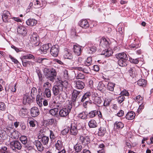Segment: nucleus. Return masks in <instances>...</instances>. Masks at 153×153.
Returning <instances> with one entry per match:
<instances>
[{
  "instance_id": "423d86ee",
  "label": "nucleus",
  "mask_w": 153,
  "mask_h": 153,
  "mask_svg": "<svg viewBox=\"0 0 153 153\" xmlns=\"http://www.w3.org/2000/svg\"><path fill=\"white\" fill-rule=\"evenodd\" d=\"M10 146L11 148H14L15 149L18 150H20L22 148V145L21 143L18 140H14L13 141L10 142ZM13 150L14 149L13 148Z\"/></svg>"
},
{
  "instance_id": "1a4fd4ad",
  "label": "nucleus",
  "mask_w": 153,
  "mask_h": 153,
  "mask_svg": "<svg viewBox=\"0 0 153 153\" xmlns=\"http://www.w3.org/2000/svg\"><path fill=\"white\" fill-rule=\"evenodd\" d=\"M59 46L58 45H55L51 47L50 53L51 54L55 57H56L58 55L59 51Z\"/></svg>"
},
{
  "instance_id": "c9c22d12",
  "label": "nucleus",
  "mask_w": 153,
  "mask_h": 153,
  "mask_svg": "<svg viewBox=\"0 0 153 153\" xmlns=\"http://www.w3.org/2000/svg\"><path fill=\"white\" fill-rule=\"evenodd\" d=\"M137 84L140 86L145 87L146 84V81L144 79H140L137 81Z\"/></svg>"
},
{
  "instance_id": "8fccbe9b",
  "label": "nucleus",
  "mask_w": 153,
  "mask_h": 153,
  "mask_svg": "<svg viewBox=\"0 0 153 153\" xmlns=\"http://www.w3.org/2000/svg\"><path fill=\"white\" fill-rule=\"evenodd\" d=\"M34 4L36 8H39L41 7L40 6V2L38 0H36L33 1Z\"/></svg>"
},
{
  "instance_id": "338daca9",
  "label": "nucleus",
  "mask_w": 153,
  "mask_h": 153,
  "mask_svg": "<svg viewBox=\"0 0 153 153\" xmlns=\"http://www.w3.org/2000/svg\"><path fill=\"white\" fill-rule=\"evenodd\" d=\"M9 57H10V59L12 60V61L14 63L17 64V63H18V61L17 59H15V58L13 57L12 56H10Z\"/></svg>"
},
{
  "instance_id": "603ef678",
  "label": "nucleus",
  "mask_w": 153,
  "mask_h": 153,
  "mask_svg": "<svg viewBox=\"0 0 153 153\" xmlns=\"http://www.w3.org/2000/svg\"><path fill=\"white\" fill-rule=\"evenodd\" d=\"M143 98L140 95H138L136 97L135 100L136 101H137L139 103H142Z\"/></svg>"
},
{
  "instance_id": "7c9ffc66",
  "label": "nucleus",
  "mask_w": 153,
  "mask_h": 153,
  "mask_svg": "<svg viewBox=\"0 0 153 153\" xmlns=\"http://www.w3.org/2000/svg\"><path fill=\"white\" fill-rule=\"evenodd\" d=\"M88 126L90 128H94L97 126V123L96 121L93 120H91L88 123Z\"/></svg>"
},
{
  "instance_id": "a19ab883",
  "label": "nucleus",
  "mask_w": 153,
  "mask_h": 153,
  "mask_svg": "<svg viewBox=\"0 0 153 153\" xmlns=\"http://www.w3.org/2000/svg\"><path fill=\"white\" fill-rule=\"evenodd\" d=\"M126 60H124L119 59L118 61V63L120 66L123 67L126 66L127 64L126 63Z\"/></svg>"
},
{
  "instance_id": "39448f33",
  "label": "nucleus",
  "mask_w": 153,
  "mask_h": 153,
  "mask_svg": "<svg viewBox=\"0 0 153 153\" xmlns=\"http://www.w3.org/2000/svg\"><path fill=\"white\" fill-rule=\"evenodd\" d=\"M30 42L35 46H37L39 45V38L38 36L36 33H32L30 36Z\"/></svg>"
},
{
  "instance_id": "412c9836",
  "label": "nucleus",
  "mask_w": 153,
  "mask_h": 153,
  "mask_svg": "<svg viewBox=\"0 0 153 153\" xmlns=\"http://www.w3.org/2000/svg\"><path fill=\"white\" fill-rule=\"evenodd\" d=\"M42 143L40 141L38 140H36L34 143L37 149L40 152H42L44 150V147Z\"/></svg>"
},
{
  "instance_id": "4468645a",
  "label": "nucleus",
  "mask_w": 153,
  "mask_h": 153,
  "mask_svg": "<svg viewBox=\"0 0 153 153\" xmlns=\"http://www.w3.org/2000/svg\"><path fill=\"white\" fill-rule=\"evenodd\" d=\"M51 44L49 43L43 45L39 49L42 54H45L47 53V51L49 50L50 48V45Z\"/></svg>"
},
{
  "instance_id": "79ce46f5",
  "label": "nucleus",
  "mask_w": 153,
  "mask_h": 153,
  "mask_svg": "<svg viewBox=\"0 0 153 153\" xmlns=\"http://www.w3.org/2000/svg\"><path fill=\"white\" fill-rule=\"evenodd\" d=\"M20 139L23 144L25 145L27 143V138L26 136H22L20 137Z\"/></svg>"
},
{
  "instance_id": "dca6fc26",
  "label": "nucleus",
  "mask_w": 153,
  "mask_h": 153,
  "mask_svg": "<svg viewBox=\"0 0 153 153\" xmlns=\"http://www.w3.org/2000/svg\"><path fill=\"white\" fill-rule=\"evenodd\" d=\"M73 48L74 53L78 56L80 55L82 51V47L78 45H75L74 46Z\"/></svg>"
},
{
  "instance_id": "09e8293b",
  "label": "nucleus",
  "mask_w": 153,
  "mask_h": 153,
  "mask_svg": "<svg viewBox=\"0 0 153 153\" xmlns=\"http://www.w3.org/2000/svg\"><path fill=\"white\" fill-rule=\"evenodd\" d=\"M125 99V97L123 95L119 96L117 99L118 102L119 103H121L124 101Z\"/></svg>"
},
{
  "instance_id": "de8ad7c7",
  "label": "nucleus",
  "mask_w": 153,
  "mask_h": 153,
  "mask_svg": "<svg viewBox=\"0 0 153 153\" xmlns=\"http://www.w3.org/2000/svg\"><path fill=\"white\" fill-rule=\"evenodd\" d=\"M48 59L45 58H41L40 57L37 58L36 59V62L39 63H44V61L45 60H46Z\"/></svg>"
},
{
  "instance_id": "5fc2aeb1",
  "label": "nucleus",
  "mask_w": 153,
  "mask_h": 153,
  "mask_svg": "<svg viewBox=\"0 0 153 153\" xmlns=\"http://www.w3.org/2000/svg\"><path fill=\"white\" fill-rule=\"evenodd\" d=\"M6 108V106L4 103L1 102H0V110L4 111Z\"/></svg>"
},
{
  "instance_id": "4c0bfd02",
  "label": "nucleus",
  "mask_w": 153,
  "mask_h": 153,
  "mask_svg": "<svg viewBox=\"0 0 153 153\" xmlns=\"http://www.w3.org/2000/svg\"><path fill=\"white\" fill-rule=\"evenodd\" d=\"M92 62V59L91 57H88L85 62V64L87 66L91 65Z\"/></svg>"
},
{
  "instance_id": "e2e57ef3",
  "label": "nucleus",
  "mask_w": 153,
  "mask_h": 153,
  "mask_svg": "<svg viewBox=\"0 0 153 153\" xmlns=\"http://www.w3.org/2000/svg\"><path fill=\"white\" fill-rule=\"evenodd\" d=\"M69 131V129L68 128H65L61 131V133L63 135H65L68 133Z\"/></svg>"
},
{
  "instance_id": "864d4df0",
  "label": "nucleus",
  "mask_w": 153,
  "mask_h": 153,
  "mask_svg": "<svg viewBox=\"0 0 153 153\" xmlns=\"http://www.w3.org/2000/svg\"><path fill=\"white\" fill-rule=\"evenodd\" d=\"M76 77L77 79H83L85 78V76L82 73H79L77 75Z\"/></svg>"
},
{
  "instance_id": "9d476101",
  "label": "nucleus",
  "mask_w": 153,
  "mask_h": 153,
  "mask_svg": "<svg viewBox=\"0 0 153 153\" xmlns=\"http://www.w3.org/2000/svg\"><path fill=\"white\" fill-rule=\"evenodd\" d=\"M79 141L82 144L86 145L90 143V140L89 137L88 136L80 135Z\"/></svg>"
},
{
  "instance_id": "c756f323",
  "label": "nucleus",
  "mask_w": 153,
  "mask_h": 153,
  "mask_svg": "<svg viewBox=\"0 0 153 153\" xmlns=\"http://www.w3.org/2000/svg\"><path fill=\"white\" fill-rule=\"evenodd\" d=\"M27 109L24 108H22L20 109L19 112V115L22 117L25 116L27 114Z\"/></svg>"
},
{
  "instance_id": "a211bd4d",
  "label": "nucleus",
  "mask_w": 153,
  "mask_h": 153,
  "mask_svg": "<svg viewBox=\"0 0 153 153\" xmlns=\"http://www.w3.org/2000/svg\"><path fill=\"white\" fill-rule=\"evenodd\" d=\"M108 42L104 38H102L100 40V45L104 48H108L109 46Z\"/></svg>"
},
{
  "instance_id": "473e14b6",
  "label": "nucleus",
  "mask_w": 153,
  "mask_h": 153,
  "mask_svg": "<svg viewBox=\"0 0 153 153\" xmlns=\"http://www.w3.org/2000/svg\"><path fill=\"white\" fill-rule=\"evenodd\" d=\"M58 111V109L57 108H54L51 109L49 111L50 114L53 116H55L57 115Z\"/></svg>"
},
{
  "instance_id": "a18cd8bd",
  "label": "nucleus",
  "mask_w": 153,
  "mask_h": 153,
  "mask_svg": "<svg viewBox=\"0 0 153 153\" xmlns=\"http://www.w3.org/2000/svg\"><path fill=\"white\" fill-rule=\"evenodd\" d=\"M36 72L39 78V83L40 85H41L42 82V74L40 71L39 70L37 71Z\"/></svg>"
},
{
  "instance_id": "13d9d810",
  "label": "nucleus",
  "mask_w": 153,
  "mask_h": 153,
  "mask_svg": "<svg viewBox=\"0 0 153 153\" xmlns=\"http://www.w3.org/2000/svg\"><path fill=\"white\" fill-rule=\"evenodd\" d=\"M129 60L131 62L134 64H137L139 62V60L137 59H133L131 58H130Z\"/></svg>"
},
{
  "instance_id": "f8f14e48",
  "label": "nucleus",
  "mask_w": 153,
  "mask_h": 153,
  "mask_svg": "<svg viewBox=\"0 0 153 153\" xmlns=\"http://www.w3.org/2000/svg\"><path fill=\"white\" fill-rule=\"evenodd\" d=\"M18 33L22 36H24L27 33V31L26 28L22 26H19L17 28Z\"/></svg>"
},
{
  "instance_id": "c85d7f7f",
  "label": "nucleus",
  "mask_w": 153,
  "mask_h": 153,
  "mask_svg": "<svg viewBox=\"0 0 153 153\" xmlns=\"http://www.w3.org/2000/svg\"><path fill=\"white\" fill-rule=\"evenodd\" d=\"M74 148L75 151V153H82L81 152L82 149L81 145L76 144L74 146Z\"/></svg>"
},
{
  "instance_id": "3c124183",
  "label": "nucleus",
  "mask_w": 153,
  "mask_h": 153,
  "mask_svg": "<svg viewBox=\"0 0 153 153\" xmlns=\"http://www.w3.org/2000/svg\"><path fill=\"white\" fill-rule=\"evenodd\" d=\"M105 52L104 53H103L102 54L105 55L106 56H109L112 54V52L111 51L106 50H105Z\"/></svg>"
},
{
  "instance_id": "b1692460",
  "label": "nucleus",
  "mask_w": 153,
  "mask_h": 153,
  "mask_svg": "<svg viewBox=\"0 0 153 153\" xmlns=\"http://www.w3.org/2000/svg\"><path fill=\"white\" fill-rule=\"evenodd\" d=\"M19 134L20 133L18 131L16 130H13L11 133L10 136L11 138L13 139H16L19 137Z\"/></svg>"
},
{
  "instance_id": "5701e85b",
  "label": "nucleus",
  "mask_w": 153,
  "mask_h": 153,
  "mask_svg": "<svg viewBox=\"0 0 153 153\" xmlns=\"http://www.w3.org/2000/svg\"><path fill=\"white\" fill-rule=\"evenodd\" d=\"M55 148L58 151H60L63 148V143L61 140L57 141L55 144Z\"/></svg>"
},
{
  "instance_id": "72a5a7b5",
  "label": "nucleus",
  "mask_w": 153,
  "mask_h": 153,
  "mask_svg": "<svg viewBox=\"0 0 153 153\" xmlns=\"http://www.w3.org/2000/svg\"><path fill=\"white\" fill-rule=\"evenodd\" d=\"M115 86V84L112 82H108L107 85V89L110 91H113Z\"/></svg>"
},
{
  "instance_id": "bf43d9fd",
  "label": "nucleus",
  "mask_w": 153,
  "mask_h": 153,
  "mask_svg": "<svg viewBox=\"0 0 153 153\" xmlns=\"http://www.w3.org/2000/svg\"><path fill=\"white\" fill-rule=\"evenodd\" d=\"M90 71V69L88 66L86 68H83V72L86 74L89 73Z\"/></svg>"
},
{
  "instance_id": "cd10ccee",
  "label": "nucleus",
  "mask_w": 153,
  "mask_h": 153,
  "mask_svg": "<svg viewBox=\"0 0 153 153\" xmlns=\"http://www.w3.org/2000/svg\"><path fill=\"white\" fill-rule=\"evenodd\" d=\"M26 23L28 25L33 26L36 24L37 21L33 19H29L26 21Z\"/></svg>"
},
{
  "instance_id": "052dcab7",
  "label": "nucleus",
  "mask_w": 153,
  "mask_h": 153,
  "mask_svg": "<svg viewBox=\"0 0 153 153\" xmlns=\"http://www.w3.org/2000/svg\"><path fill=\"white\" fill-rule=\"evenodd\" d=\"M33 57H34L33 56L30 54L23 56V58L24 59H32Z\"/></svg>"
},
{
  "instance_id": "58836bf2",
  "label": "nucleus",
  "mask_w": 153,
  "mask_h": 153,
  "mask_svg": "<svg viewBox=\"0 0 153 153\" xmlns=\"http://www.w3.org/2000/svg\"><path fill=\"white\" fill-rule=\"evenodd\" d=\"M111 102V100L108 99H105L104 101L103 106V107H102V108H103V109H105V107L108 106L109 105Z\"/></svg>"
},
{
  "instance_id": "680f3d73",
  "label": "nucleus",
  "mask_w": 153,
  "mask_h": 153,
  "mask_svg": "<svg viewBox=\"0 0 153 153\" xmlns=\"http://www.w3.org/2000/svg\"><path fill=\"white\" fill-rule=\"evenodd\" d=\"M91 104V103L90 102L88 101H86L85 102L83 103V105L85 108H87L88 106H89Z\"/></svg>"
},
{
  "instance_id": "ddd939ff",
  "label": "nucleus",
  "mask_w": 153,
  "mask_h": 153,
  "mask_svg": "<svg viewBox=\"0 0 153 153\" xmlns=\"http://www.w3.org/2000/svg\"><path fill=\"white\" fill-rule=\"evenodd\" d=\"M39 114V111L38 108L36 107H33L31 108L30 110V114L32 117H36Z\"/></svg>"
},
{
  "instance_id": "0eeeda50",
  "label": "nucleus",
  "mask_w": 153,
  "mask_h": 153,
  "mask_svg": "<svg viewBox=\"0 0 153 153\" xmlns=\"http://www.w3.org/2000/svg\"><path fill=\"white\" fill-rule=\"evenodd\" d=\"M80 92L76 90H73L72 93V100L73 102H79V99H80Z\"/></svg>"
},
{
  "instance_id": "2f4dec72",
  "label": "nucleus",
  "mask_w": 153,
  "mask_h": 153,
  "mask_svg": "<svg viewBox=\"0 0 153 153\" xmlns=\"http://www.w3.org/2000/svg\"><path fill=\"white\" fill-rule=\"evenodd\" d=\"M91 94L89 92H87L83 96L81 97L80 100L82 102H84L85 100L89 99V97L91 95Z\"/></svg>"
},
{
  "instance_id": "20e7f679",
  "label": "nucleus",
  "mask_w": 153,
  "mask_h": 153,
  "mask_svg": "<svg viewBox=\"0 0 153 153\" xmlns=\"http://www.w3.org/2000/svg\"><path fill=\"white\" fill-rule=\"evenodd\" d=\"M72 105L71 104L68 105L66 108H62L59 111V114L60 117H65L67 116L71 111Z\"/></svg>"
},
{
  "instance_id": "0e129e2a",
  "label": "nucleus",
  "mask_w": 153,
  "mask_h": 153,
  "mask_svg": "<svg viewBox=\"0 0 153 153\" xmlns=\"http://www.w3.org/2000/svg\"><path fill=\"white\" fill-rule=\"evenodd\" d=\"M90 52H89V53H92L96 51V47L95 46H93L91 48H90Z\"/></svg>"
},
{
  "instance_id": "6e6552de",
  "label": "nucleus",
  "mask_w": 153,
  "mask_h": 153,
  "mask_svg": "<svg viewBox=\"0 0 153 153\" xmlns=\"http://www.w3.org/2000/svg\"><path fill=\"white\" fill-rule=\"evenodd\" d=\"M38 138L39 139H41L40 141L44 145H47L49 143V139L48 137L45 136L43 134H40L38 136Z\"/></svg>"
},
{
  "instance_id": "69168bd1",
  "label": "nucleus",
  "mask_w": 153,
  "mask_h": 153,
  "mask_svg": "<svg viewBox=\"0 0 153 153\" xmlns=\"http://www.w3.org/2000/svg\"><path fill=\"white\" fill-rule=\"evenodd\" d=\"M64 76L65 79H68V72L66 70L64 71Z\"/></svg>"
},
{
  "instance_id": "9b49d317",
  "label": "nucleus",
  "mask_w": 153,
  "mask_h": 153,
  "mask_svg": "<svg viewBox=\"0 0 153 153\" xmlns=\"http://www.w3.org/2000/svg\"><path fill=\"white\" fill-rule=\"evenodd\" d=\"M10 18V13L7 10H4L2 15V19L3 21L5 22H9V19Z\"/></svg>"
},
{
  "instance_id": "f03ea898",
  "label": "nucleus",
  "mask_w": 153,
  "mask_h": 153,
  "mask_svg": "<svg viewBox=\"0 0 153 153\" xmlns=\"http://www.w3.org/2000/svg\"><path fill=\"white\" fill-rule=\"evenodd\" d=\"M44 72L45 76L50 81L52 82L54 81L55 77L56 75V72L53 68L48 69L45 68L44 69Z\"/></svg>"
},
{
  "instance_id": "ea45409f",
  "label": "nucleus",
  "mask_w": 153,
  "mask_h": 153,
  "mask_svg": "<svg viewBox=\"0 0 153 153\" xmlns=\"http://www.w3.org/2000/svg\"><path fill=\"white\" fill-rule=\"evenodd\" d=\"M97 114V111L96 110L92 111L88 114V116L91 118L94 117Z\"/></svg>"
},
{
  "instance_id": "f257e3e1",
  "label": "nucleus",
  "mask_w": 153,
  "mask_h": 153,
  "mask_svg": "<svg viewBox=\"0 0 153 153\" xmlns=\"http://www.w3.org/2000/svg\"><path fill=\"white\" fill-rule=\"evenodd\" d=\"M69 85L67 81H62L61 80L58 79L56 81V85H54L52 88V91L54 95H58L59 98L61 97L62 99H60L59 102H62L66 98L67 94L63 91V88H66Z\"/></svg>"
},
{
  "instance_id": "4d7b16f0",
  "label": "nucleus",
  "mask_w": 153,
  "mask_h": 153,
  "mask_svg": "<svg viewBox=\"0 0 153 153\" xmlns=\"http://www.w3.org/2000/svg\"><path fill=\"white\" fill-rule=\"evenodd\" d=\"M50 137L51 140H54L55 138V136L54 134V133L51 130L50 131Z\"/></svg>"
},
{
  "instance_id": "bb28decb",
  "label": "nucleus",
  "mask_w": 153,
  "mask_h": 153,
  "mask_svg": "<svg viewBox=\"0 0 153 153\" xmlns=\"http://www.w3.org/2000/svg\"><path fill=\"white\" fill-rule=\"evenodd\" d=\"M106 132L105 128L104 127L101 126L99 129L98 134L99 136L102 137L104 135Z\"/></svg>"
},
{
  "instance_id": "a878e982",
  "label": "nucleus",
  "mask_w": 153,
  "mask_h": 153,
  "mask_svg": "<svg viewBox=\"0 0 153 153\" xmlns=\"http://www.w3.org/2000/svg\"><path fill=\"white\" fill-rule=\"evenodd\" d=\"M135 116L134 112L131 111L128 112L126 115V118L128 120H131L134 119Z\"/></svg>"
},
{
  "instance_id": "7ed1b4c3",
  "label": "nucleus",
  "mask_w": 153,
  "mask_h": 153,
  "mask_svg": "<svg viewBox=\"0 0 153 153\" xmlns=\"http://www.w3.org/2000/svg\"><path fill=\"white\" fill-rule=\"evenodd\" d=\"M79 125H81L80 123L77 124L76 122H74L72 123L71 124L70 132L71 134L76 135L78 133V130L80 129L79 127Z\"/></svg>"
},
{
  "instance_id": "6ab92c4d",
  "label": "nucleus",
  "mask_w": 153,
  "mask_h": 153,
  "mask_svg": "<svg viewBox=\"0 0 153 153\" xmlns=\"http://www.w3.org/2000/svg\"><path fill=\"white\" fill-rule=\"evenodd\" d=\"M33 99L30 97L27 94H25L23 96V103L24 105H26L27 103H30L33 101Z\"/></svg>"
},
{
  "instance_id": "37998d69",
  "label": "nucleus",
  "mask_w": 153,
  "mask_h": 153,
  "mask_svg": "<svg viewBox=\"0 0 153 153\" xmlns=\"http://www.w3.org/2000/svg\"><path fill=\"white\" fill-rule=\"evenodd\" d=\"M44 93L48 98H50L51 96V91L48 88H46L45 91Z\"/></svg>"
},
{
  "instance_id": "e433bc0d",
  "label": "nucleus",
  "mask_w": 153,
  "mask_h": 153,
  "mask_svg": "<svg viewBox=\"0 0 153 153\" xmlns=\"http://www.w3.org/2000/svg\"><path fill=\"white\" fill-rule=\"evenodd\" d=\"M114 125L115 127L117 128H122L124 127V124L122 122L117 121L114 123Z\"/></svg>"
},
{
  "instance_id": "393cba45",
  "label": "nucleus",
  "mask_w": 153,
  "mask_h": 153,
  "mask_svg": "<svg viewBox=\"0 0 153 153\" xmlns=\"http://www.w3.org/2000/svg\"><path fill=\"white\" fill-rule=\"evenodd\" d=\"M0 137L4 140L7 139L8 135L5 131L3 130H0Z\"/></svg>"
},
{
  "instance_id": "49530a36",
  "label": "nucleus",
  "mask_w": 153,
  "mask_h": 153,
  "mask_svg": "<svg viewBox=\"0 0 153 153\" xmlns=\"http://www.w3.org/2000/svg\"><path fill=\"white\" fill-rule=\"evenodd\" d=\"M78 117L82 119H85L87 118L86 114L85 112H82L78 115Z\"/></svg>"
},
{
  "instance_id": "f704fd0d",
  "label": "nucleus",
  "mask_w": 153,
  "mask_h": 153,
  "mask_svg": "<svg viewBox=\"0 0 153 153\" xmlns=\"http://www.w3.org/2000/svg\"><path fill=\"white\" fill-rule=\"evenodd\" d=\"M37 92V89L36 88L33 87L31 91L30 94L32 99H34L36 95Z\"/></svg>"
},
{
  "instance_id": "4be33fe9",
  "label": "nucleus",
  "mask_w": 153,
  "mask_h": 153,
  "mask_svg": "<svg viewBox=\"0 0 153 153\" xmlns=\"http://www.w3.org/2000/svg\"><path fill=\"white\" fill-rule=\"evenodd\" d=\"M64 52V57L65 59H72L73 58V56L70 50L66 49Z\"/></svg>"
},
{
  "instance_id": "2eb2a0df",
  "label": "nucleus",
  "mask_w": 153,
  "mask_h": 153,
  "mask_svg": "<svg viewBox=\"0 0 153 153\" xmlns=\"http://www.w3.org/2000/svg\"><path fill=\"white\" fill-rule=\"evenodd\" d=\"M79 25L81 27L84 29L88 28L89 27V23L86 19H82L80 21Z\"/></svg>"
},
{
  "instance_id": "6e6d98bb",
  "label": "nucleus",
  "mask_w": 153,
  "mask_h": 153,
  "mask_svg": "<svg viewBox=\"0 0 153 153\" xmlns=\"http://www.w3.org/2000/svg\"><path fill=\"white\" fill-rule=\"evenodd\" d=\"M120 94L121 95L128 96L129 95V93L127 91L125 90H124L123 91H121Z\"/></svg>"
},
{
  "instance_id": "774afa93",
  "label": "nucleus",
  "mask_w": 153,
  "mask_h": 153,
  "mask_svg": "<svg viewBox=\"0 0 153 153\" xmlns=\"http://www.w3.org/2000/svg\"><path fill=\"white\" fill-rule=\"evenodd\" d=\"M124 111L122 110H120L117 113V115L119 117H121L124 114Z\"/></svg>"
},
{
  "instance_id": "aec40b11",
  "label": "nucleus",
  "mask_w": 153,
  "mask_h": 153,
  "mask_svg": "<svg viewBox=\"0 0 153 153\" xmlns=\"http://www.w3.org/2000/svg\"><path fill=\"white\" fill-rule=\"evenodd\" d=\"M116 56L117 58L119 59L127 60L128 59L126 54L124 52L117 54Z\"/></svg>"
},
{
  "instance_id": "f3484780",
  "label": "nucleus",
  "mask_w": 153,
  "mask_h": 153,
  "mask_svg": "<svg viewBox=\"0 0 153 153\" xmlns=\"http://www.w3.org/2000/svg\"><path fill=\"white\" fill-rule=\"evenodd\" d=\"M75 87L78 89H82L85 86L84 83L79 80H75L74 82Z\"/></svg>"
},
{
  "instance_id": "c03bdc74",
  "label": "nucleus",
  "mask_w": 153,
  "mask_h": 153,
  "mask_svg": "<svg viewBox=\"0 0 153 153\" xmlns=\"http://www.w3.org/2000/svg\"><path fill=\"white\" fill-rule=\"evenodd\" d=\"M105 88V85L102 82H100L97 86V89L100 91H101L104 89Z\"/></svg>"
}]
</instances>
